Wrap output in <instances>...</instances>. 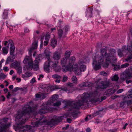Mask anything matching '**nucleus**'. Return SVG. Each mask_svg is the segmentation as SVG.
<instances>
[{
    "label": "nucleus",
    "instance_id": "obj_1",
    "mask_svg": "<svg viewBox=\"0 0 132 132\" xmlns=\"http://www.w3.org/2000/svg\"><path fill=\"white\" fill-rule=\"evenodd\" d=\"M97 96L96 92H91L89 94L84 93L81 96L80 95L78 96V101H68L65 102V105L66 106L70 107L71 110L73 111V113H74L77 110L79 109L81 106L85 105L88 100L92 103L98 101V99L97 98Z\"/></svg>",
    "mask_w": 132,
    "mask_h": 132
},
{
    "label": "nucleus",
    "instance_id": "obj_2",
    "mask_svg": "<svg viewBox=\"0 0 132 132\" xmlns=\"http://www.w3.org/2000/svg\"><path fill=\"white\" fill-rule=\"evenodd\" d=\"M34 104L33 102L30 101L24 105L23 108V111H19L16 117V121L19 122L17 126L16 127V130H19V132H24L28 130H30L31 127L30 126L26 125L22 126V124H24L26 122V118H22L25 116L27 113L31 112L32 111L31 107Z\"/></svg>",
    "mask_w": 132,
    "mask_h": 132
},
{
    "label": "nucleus",
    "instance_id": "obj_3",
    "mask_svg": "<svg viewBox=\"0 0 132 132\" xmlns=\"http://www.w3.org/2000/svg\"><path fill=\"white\" fill-rule=\"evenodd\" d=\"M75 57L73 56L70 59L67 57H63L60 60V63L62 66V70L64 72H66L68 71H72V64L75 61Z\"/></svg>",
    "mask_w": 132,
    "mask_h": 132
},
{
    "label": "nucleus",
    "instance_id": "obj_4",
    "mask_svg": "<svg viewBox=\"0 0 132 132\" xmlns=\"http://www.w3.org/2000/svg\"><path fill=\"white\" fill-rule=\"evenodd\" d=\"M31 56H26L23 62L24 64H28L26 68L28 70H31L33 68L35 71H37L39 69L38 62L36 60H35L33 62Z\"/></svg>",
    "mask_w": 132,
    "mask_h": 132
},
{
    "label": "nucleus",
    "instance_id": "obj_5",
    "mask_svg": "<svg viewBox=\"0 0 132 132\" xmlns=\"http://www.w3.org/2000/svg\"><path fill=\"white\" fill-rule=\"evenodd\" d=\"M101 55L104 56L105 58V62L103 64V67L106 68L108 67L109 64L112 63L113 60L110 54L107 53L106 48H103L101 50Z\"/></svg>",
    "mask_w": 132,
    "mask_h": 132
},
{
    "label": "nucleus",
    "instance_id": "obj_6",
    "mask_svg": "<svg viewBox=\"0 0 132 132\" xmlns=\"http://www.w3.org/2000/svg\"><path fill=\"white\" fill-rule=\"evenodd\" d=\"M132 95H128L124 96L122 99V101L120 103V107H124L127 105L132 108Z\"/></svg>",
    "mask_w": 132,
    "mask_h": 132
},
{
    "label": "nucleus",
    "instance_id": "obj_7",
    "mask_svg": "<svg viewBox=\"0 0 132 132\" xmlns=\"http://www.w3.org/2000/svg\"><path fill=\"white\" fill-rule=\"evenodd\" d=\"M58 62L55 61L53 62L51 60L47 61L45 63L44 69L45 71L47 72H50V67L54 69L56 67Z\"/></svg>",
    "mask_w": 132,
    "mask_h": 132
},
{
    "label": "nucleus",
    "instance_id": "obj_8",
    "mask_svg": "<svg viewBox=\"0 0 132 132\" xmlns=\"http://www.w3.org/2000/svg\"><path fill=\"white\" fill-rule=\"evenodd\" d=\"M64 117L63 116L58 117L54 116L53 118L48 122V124L50 125L51 127H52L53 126L57 124L61 121Z\"/></svg>",
    "mask_w": 132,
    "mask_h": 132
},
{
    "label": "nucleus",
    "instance_id": "obj_9",
    "mask_svg": "<svg viewBox=\"0 0 132 132\" xmlns=\"http://www.w3.org/2000/svg\"><path fill=\"white\" fill-rule=\"evenodd\" d=\"M110 81L106 79L104 81H102L98 84L97 88L99 89H104L106 88L109 86Z\"/></svg>",
    "mask_w": 132,
    "mask_h": 132
},
{
    "label": "nucleus",
    "instance_id": "obj_10",
    "mask_svg": "<svg viewBox=\"0 0 132 132\" xmlns=\"http://www.w3.org/2000/svg\"><path fill=\"white\" fill-rule=\"evenodd\" d=\"M40 109L39 111V113L40 114H45L47 113L49 110L47 104H43L41 106Z\"/></svg>",
    "mask_w": 132,
    "mask_h": 132
},
{
    "label": "nucleus",
    "instance_id": "obj_11",
    "mask_svg": "<svg viewBox=\"0 0 132 132\" xmlns=\"http://www.w3.org/2000/svg\"><path fill=\"white\" fill-rule=\"evenodd\" d=\"M9 45H10V53L11 55H13L15 50V47L13 46V41L12 40H9Z\"/></svg>",
    "mask_w": 132,
    "mask_h": 132
},
{
    "label": "nucleus",
    "instance_id": "obj_12",
    "mask_svg": "<svg viewBox=\"0 0 132 132\" xmlns=\"http://www.w3.org/2000/svg\"><path fill=\"white\" fill-rule=\"evenodd\" d=\"M93 85V84L89 82H85L79 85V86L81 88L84 87H91Z\"/></svg>",
    "mask_w": 132,
    "mask_h": 132
},
{
    "label": "nucleus",
    "instance_id": "obj_13",
    "mask_svg": "<svg viewBox=\"0 0 132 132\" xmlns=\"http://www.w3.org/2000/svg\"><path fill=\"white\" fill-rule=\"evenodd\" d=\"M74 67L73 68H72V70H74V72L76 75H79L81 74V72L78 69V65L77 64H76L74 65Z\"/></svg>",
    "mask_w": 132,
    "mask_h": 132
},
{
    "label": "nucleus",
    "instance_id": "obj_14",
    "mask_svg": "<svg viewBox=\"0 0 132 132\" xmlns=\"http://www.w3.org/2000/svg\"><path fill=\"white\" fill-rule=\"evenodd\" d=\"M58 35L59 38H61V37H64L66 35V33L63 32V30L61 29H59L58 31Z\"/></svg>",
    "mask_w": 132,
    "mask_h": 132
},
{
    "label": "nucleus",
    "instance_id": "obj_15",
    "mask_svg": "<svg viewBox=\"0 0 132 132\" xmlns=\"http://www.w3.org/2000/svg\"><path fill=\"white\" fill-rule=\"evenodd\" d=\"M61 57L60 53L57 51H56L53 53V58L54 60H58Z\"/></svg>",
    "mask_w": 132,
    "mask_h": 132
},
{
    "label": "nucleus",
    "instance_id": "obj_16",
    "mask_svg": "<svg viewBox=\"0 0 132 132\" xmlns=\"http://www.w3.org/2000/svg\"><path fill=\"white\" fill-rule=\"evenodd\" d=\"M116 50L115 49H110V52L109 53L110 54V55L111 56V58L112 60V62H113V59H114V61H115L117 60V59H116L115 57H112V56H113L114 54L116 53Z\"/></svg>",
    "mask_w": 132,
    "mask_h": 132
},
{
    "label": "nucleus",
    "instance_id": "obj_17",
    "mask_svg": "<svg viewBox=\"0 0 132 132\" xmlns=\"http://www.w3.org/2000/svg\"><path fill=\"white\" fill-rule=\"evenodd\" d=\"M46 93H41L40 94H36V97L40 100H43L45 98L46 96Z\"/></svg>",
    "mask_w": 132,
    "mask_h": 132
},
{
    "label": "nucleus",
    "instance_id": "obj_18",
    "mask_svg": "<svg viewBox=\"0 0 132 132\" xmlns=\"http://www.w3.org/2000/svg\"><path fill=\"white\" fill-rule=\"evenodd\" d=\"M93 65L94 66V69L97 70L100 69L101 67V65L99 64L98 63H97V62L96 61L94 60L93 63Z\"/></svg>",
    "mask_w": 132,
    "mask_h": 132
},
{
    "label": "nucleus",
    "instance_id": "obj_19",
    "mask_svg": "<svg viewBox=\"0 0 132 132\" xmlns=\"http://www.w3.org/2000/svg\"><path fill=\"white\" fill-rule=\"evenodd\" d=\"M116 92V90L114 89H110L106 90L105 92V94L108 96H110L112 94H114Z\"/></svg>",
    "mask_w": 132,
    "mask_h": 132
},
{
    "label": "nucleus",
    "instance_id": "obj_20",
    "mask_svg": "<svg viewBox=\"0 0 132 132\" xmlns=\"http://www.w3.org/2000/svg\"><path fill=\"white\" fill-rule=\"evenodd\" d=\"M104 56L103 55H101L98 58V63L100 64H103H103L105 62V61L104 62Z\"/></svg>",
    "mask_w": 132,
    "mask_h": 132
},
{
    "label": "nucleus",
    "instance_id": "obj_21",
    "mask_svg": "<svg viewBox=\"0 0 132 132\" xmlns=\"http://www.w3.org/2000/svg\"><path fill=\"white\" fill-rule=\"evenodd\" d=\"M93 10V9L92 7H90L87 10V12L86 15L88 16H89L90 17H92V12Z\"/></svg>",
    "mask_w": 132,
    "mask_h": 132
},
{
    "label": "nucleus",
    "instance_id": "obj_22",
    "mask_svg": "<svg viewBox=\"0 0 132 132\" xmlns=\"http://www.w3.org/2000/svg\"><path fill=\"white\" fill-rule=\"evenodd\" d=\"M8 119V118H4L1 121V122H0V127L2 126V124H4L6 126V127H5V129L3 130L2 131V132L3 131H5V130L6 129V128H7V126L4 123H2V122H4L5 123H6V122H7V121Z\"/></svg>",
    "mask_w": 132,
    "mask_h": 132
},
{
    "label": "nucleus",
    "instance_id": "obj_23",
    "mask_svg": "<svg viewBox=\"0 0 132 132\" xmlns=\"http://www.w3.org/2000/svg\"><path fill=\"white\" fill-rule=\"evenodd\" d=\"M57 41L55 39H52L51 41V46L53 47H54L56 45Z\"/></svg>",
    "mask_w": 132,
    "mask_h": 132
},
{
    "label": "nucleus",
    "instance_id": "obj_24",
    "mask_svg": "<svg viewBox=\"0 0 132 132\" xmlns=\"http://www.w3.org/2000/svg\"><path fill=\"white\" fill-rule=\"evenodd\" d=\"M130 71L131 72V74L132 75V68L131 69ZM126 82L128 84L129 83L132 82V77L130 76H129V78H128L126 80Z\"/></svg>",
    "mask_w": 132,
    "mask_h": 132
},
{
    "label": "nucleus",
    "instance_id": "obj_25",
    "mask_svg": "<svg viewBox=\"0 0 132 132\" xmlns=\"http://www.w3.org/2000/svg\"><path fill=\"white\" fill-rule=\"evenodd\" d=\"M129 76L127 74H123L121 76V78L122 79L126 80L128 78H129Z\"/></svg>",
    "mask_w": 132,
    "mask_h": 132
},
{
    "label": "nucleus",
    "instance_id": "obj_26",
    "mask_svg": "<svg viewBox=\"0 0 132 132\" xmlns=\"http://www.w3.org/2000/svg\"><path fill=\"white\" fill-rule=\"evenodd\" d=\"M2 17L4 19H7L8 18V12L7 10H4L3 13Z\"/></svg>",
    "mask_w": 132,
    "mask_h": 132
},
{
    "label": "nucleus",
    "instance_id": "obj_27",
    "mask_svg": "<svg viewBox=\"0 0 132 132\" xmlns=\"http://www.w3.org/2000/svg\"><path fill=\"white\" fill-rule=\"evenodd\" d=\"M73 91V88L70 86H68L67 87V92L69 93H71Z\"/></svg>",
    "mask_w": 132,
    "mask_h": 132
},
{
    "label": "nucleus",
    "instance_id": "obj_28",
    "mask_svg": "<svg viewBox=\"0 0 132 132\" xmlns=\"http://www.w3.org/2000/svg\"><path fill=\"white\" fill-rule=\"evenodd\" d=\"M119 77L118 75H114L113 77L111 78V79L112 81H117L118 80Z\"/></svg>",
    "mask_w": 132,
    "mask_h": 132
},
{
    "label": "nucleus",
    "instance_id": "obj_29",
    "mask_svg": "<svg viewBox=\"0 0 132 132\" xmlns=\"http://www.w3.org/2000/svg\"><path fill=\"white\" fill-rule=\"evenodd\" d=\"M9 48L8 46L3 47L2 48L3 53L4 54H7L8 52Z\"/></svg>",
    "mask_w": 132,
    "mask_h": 132
},
{
    "label": "nucleus",
    "instance_id": "obj_30",
    "mask_svg": "<svg viewBox=\"0 0 132 132\" xmlns=\"http://www.w3.org/2000/svg\"><path fill=\"white\" fill-rule=\"evenodd\" d=\"M38 46V41L35 40L33 43L32 47L35 49H37Z\"/></svg>",
    "mask_w": 132,
    "mask_h": 132
},
{
    "label": "nucleus",
    "instance_id": "obj_31",
    "mask_svg": "<svg viewBox=\"0 0 132 132\" xmlns=\"http://www.w3.org/2000/svg\"><path fill=\"white\" fill-rule=\"evenodd\" d=\"M13 59L10 56H9L7 58L6 61V63H8L10 62H11L13 61V60L14 59L15 57L14 55L12 57Z\"/></svg>",
    "mask_w": 132,
    "mask_h": 132
},
{
    "label": "nucleus",
    "instance_id": "obj_32",
    "mask_svg": "<svg viewBox=\"0 0 132 132\" xmlns=\"http://www.w3.org/2000/svg\"><path fill=\"white\" fill-rule=\"evenodd\" d=\"M44 54L48 60L47 61L51 60L50 59V54L49 53H48V51H47L46 50H45Z\"/></svg>",
    "mask_w": 132,
    "mask_h": 132
},
{
    "label": "nucleus",
    "instance_id": "obj_33",
    "mask_svg": "<svg viewBox=\"0 0 132 132\" xmlns=\"http://www.w3.org/2000/svg\"><path fill=\"white\" fill-rule=\"evenodd\" d=\"M71 80L73 83L76 84L77 83V79L76 76H73L71 78Z\"/></svg>",
    "mask_w": 132,
    "mask_h": 132
},
{
    "label": "nucleus",
    "instance_id": "obj_34",
    "mask_svg": "<svg viewBox=\"0 0 132 132\" xmlns=\"http://www.w3.org/2000/svg\"><path fill=\"white\" fill-rule=\"evenodd\" d=\"M31 124L34 125V127H37L38 125L40 124V121H35V122H33V121L32 120L31 122Z\"/></svg>",
    "mask_w": 132,
    "mask_h": 132
},
{
    "label": "nucleus",
    "instance_id": "obj_35",
    "mask_svg": "<svg viewBox=\"0 0 132 132\" xmlns=\"http://www.w3.org/2000/svg\"><path fill=\"white\" fill-rule=\"evenodd\" d=\"M86 66L85 65H82L80 66L79 69L81 71H84L86 69Z\"/></svg>",
    "mask_w": 132,
    "mask_h": 132
},
{
    "label": "nucleus",
    "instance_id": "obj_36",
    "mask_svg": "<svg viewBox=\"0 0 132 132\" xmlns=\"http://www.w3.org/2000/svg\"><path fill=\"white\" fill-rule=\"evenodd\" d=\"M42 55L41 54H39L36 56L35 60H36L39 62L38 61H40L42 59Z\"/></svg>",
    "mask_w": 132,
    "mask_h": 132
},
{
    "label": "nucleus",
    "instance_id": "obj_37",
    "mask_svg": "<svg viewBox=\"0 0 132 132\" xmlns=\"http://www.w3.org/2000/svg\"><path fill=\"white\" fill-rule=\"evenodd\" d=\"M13 66L14 67L17 68L20 67L19 64L17 62H15L14 63Z\"/></svg>",
    "mask_w": 132,
    "mask_h": 132
},
{
    "label": "nucleus",
    "instance_id": "obj_38",
    "mask_svg": "<svg viewBox=\"0 0 132 132\" xmlns=\"http://www.w3.org/2000/svg\"><path fill=\"white\" fill-rule=\"evenodd\" d=\"M50 37V34L48 32L45 35V40L46 41H49Z\"/></svg>",
    "mask_w": 132,
    "mask_h": 132
},
{
    "label": "nucleus",
    "instance_id": "obj_39",
    "mask_svg": "<svg viewBox=\"0 0 132 132\" xmlns=\"http://www.w3.org/2000/svg\"><path fill=\"white\" fill-rule=\"evenodd\" d=\"M71 54L70 52L69 51H66L65 53V57H67L68 59H69V57Z\"/></svg>",
    "mask_w": 132,
    "mask_h": 132
},
{
    "label": "nucleus",
    "instance_id": "obj_40",
    "mask_svg": "<svg viewBox=\"0 0 132 132\" xmlns=\"http://www.w3.org/2000/svg\"><path fill=\"white\" fill-rule=\"evenodd\" d=\"M52 77L54 79H60L61 78V77L57 74L53 75H52Z\"/></svg>",
    "mask_w": 132,
    "mask_h": 132
},
{
    "label": "nucleus",
    "instance_id": "obj_41",
    "mask_svg": "<svg viewBox=\"0 0 132 132\" xmlns=\"http://www.w3.org/2000/svg\"><path fill=\"white\" fill-rule=\"evenodd\" d=\"M6 126L4 124H2V126L0 127V132H2V131L4 130Z\"/></svg>",
    "mask_w": 132,
    "mask_h": 132
},
{
    "label": "nucleus",
    "instance_id": "obj_42",
    "mask_svg": "<svg viewBox=\"0 0 132 132\" xmlns=\"http://www.w3.org/2000/svg\"><path fill=\"white\" fill-rule=\"evenodd\" d=\"M59 86H52L51 87V90H53L57 89H60Z\"/></svg>",
    "mask_w": 132,
    "mask_h": 132
},
{
    "label": "nucleus",
    "instance_id": "obj_43",
    "mask_svg": "<svg viewBox=\"0 0 132 132\" xmlns=\"http://www.w3.org/2000/svg\"><path fill=\"white\" fill-rule=\"evenodd\" d=\"M58 97V95L56 94L52 96L51 99L52 101L55 100L57 99Z\"/></svg>",
    "mask_w": 132,
    "mask_h": 132
},
{
    "label": "nucleus",
    "instance_id": "obj_44",
    "mask_svg": "<svg viewBox=\"0 0 132 132\" xmlns=\"http://www.w3.org/2000/svg\"><path fill=\"white\" fill-rule=\"evenodd\" d=\"M122 50L120 49L119 50H118V54L120 57H122L123 56V54L122 53Z\"/></svg>",
    "mask_w": 132,
    "mask_h": 132
},
{
    "label": "nucleus",
    "instance_id": "obj_45",
    "mask_svg": "<svg viewBox=\"0 0 132 132\" xmlns=\"http://www.w3.org/2000/svg\"><path fill=\"white\" fill-rule=\"evenodd\" d=\"M16 69L18 73L19 74H21L22 73V68L20 66Z\"/></svg>",
    "mask_w": 132,
    "mask_h": 132
},
{
    "label": "nucleus",
    "instance_id": "obj_46",
    "mask_svg": "<svg viewBox=\"0 0 132 132\" xmlns=\"http://www.w3.org/2000/svg\"><path fill=\"white\" fill-rule=\"evenodd\" d=\"M61 104V102L60 101L57 102H56L53 104V105L54 106H60Z\"/></svg>",
    "mask_w": 132,
    "mask_h": 132
},
{
    "label": "nucleus",
    "instance_id": "obj_47",
    "mask_svg": "<svg viewBox=\"0 0 132 132\" xmlns=\"http://www.w3.org/2000/svg\"><path fill=\"white\" fill-rule=\"evenodd\" d=\"M48 86L47 85H42V86L41 87L44 90L46 91L47 90Z\"/></svg>",
    "mask_w": 132,
    "mask_h": 132
},
{
    "label": "nucleus",
    "instance_id": "obj_48",
    "mask_svg": "<svg viewBox=\"0 0 132 132\" xmlns=\"http://www.w3.org/2000/svg\"><path fill=\"white\" fill-rule=\"evenodd\" d=\"M132 59V54L130 55H129L128 57L125 59V60L128 61H130L131 59Z\"/></svg>",
    "mask_w": 132,
    "mask_h": 132
},
{
    "label": "nucleus",
    "instance_id": "obj_49",
    "mask_svg": "<svg viewBox=\"0 0 132 132\" xmlns=\"http://www.w3.org/2000/svg\"><path fill=\"white\" fill-rule=\"evenodd\" d=\"M34 49H35L32 48V47L30 48L29 51V55H31L32 52L33 51Z\"/></svg>",
    "mask_w": 132,
    "mask_h": 132
},
{
    "label": "nucleus",
    "instance_id": "obj_50",
    "mask_svg": "<svg viewBox=\"0 0 132 132\" xmlns=\"http://www.w3.org/2000/svg\"><path fill=\"white\" fill-rule=\"evenodd\" d=\"M129 65V64L127 63H126L121 65V68H126Z\"/></svg>",
    "mask_w": 132,
    "mask_h": 132
},
{
    "label": "nucleus",
    "instance_id": "obj_51",
    "mask_svg": "<svg viewBox=\"0 0 132 132\" xmlns=\"http://www.w3.org/2000/svg\"><path fill=\"white\" fill-rule=\"evenodd\" d=\"M68 79V77L64 75L63 76L62 81L63 82H65Z\"/></svg>",
    "mask_w": 132,
    "mask_h": 132
},
{
    "label": "nucleus",
    "instance_id": "obj_52",
    "mask_svg": "<svg viewBox=\"0 0 132 132\" xmlns=\"http://www.w3.org/2000/svg\"><path fill=\"white\" fill-rule=\"evenodd\" d=\"M69 28V27L68 25L65 26L64 28V29L65 30V32L67 33V32L68 30V29Z\"/></svg>",
    "mask_w": 132,
    "mask_h": 132
},
{
    "label": "nucleus",
    "instance_id": "obj_53",
    "mask_svg": "<svg viewBox=\"0 0 132 132\" xmlns=\"http://www.w3.org/2000/svg\"><path fill=\"white\" fill-rule=\"evenodd\" d=\"M127 49L128 51L129 52H131L132 51V46L128 45Z\"/></svg>",
    "mask_w": 132,
    "mask_h": 132
},
{
    "label": "nucleus",
    "instance_id": "obj_54",
    "mask_svg": "<svg viewBox=\"0 0 132 132\" xmlns=\"http://www.w3.org/2000/svg\"><path fill=\"white\" fill-rule=\"evenodd\" d=\"M100 74L101 75H103L105 76H106L107 75V73L105 72L104 71L101 72L100 73Z\"/></svg>",
    "mask_w": 132,
    "mask_h": 132
},
{
    "label": "nucleus",
    "instance_id": "obj_55",
    "mask_svg": "<svg viewBox=\"0 0 132 132\" xmlns=\"http://www.w3.org/2000/svg\"><path fill=\"white\" fill-rule=\"evenodd\" d=\"M26 77H29L31 75V73L30 72H27L26 74Z\"/></svg>",
    "mask_w": 132,
    "mask_h": 132
},
{
    "label": "nucleus",
    "instance_id": "obj_56",
    "mask_svg": "<svg viewBox=\"0 0 132 132\" xmlns=\"http://www.w3.org/2000/svg\"><path fill=\"white\" fill-rule=\"evenodd\" d=\"M123 91V89H120L117 91V94H119L122 92Z\"/></svg>",
    "mask_w": 132,
    "mask_h": 132
},
{
    "label": "nucleus",
    "instance_id": "obj_57",
    "mask_svg": "<svg viewBox=\"0 0 132 132\" xmlns=\"http://www.w3.org/2000/svg\"><path fill=\"white\" fill-rule=\"evenodd\" d=\"M36 81L35 79V78H33L31 80L30 83L32 84H34L35 82H36Z\"/></svg>",
    "mask_w": 132,
    "mask_h": 132
},
{
    "label": "nucleus",
    "instance_id": "obj_58",
    "mask_svg": "<svg viewBox=\"0 0 132 132\" xmlns=\"http://www.w3.org/2000/svg\"><path fill=\"white\" fill-rule=\"evenodd\" d=\"M5 98L4 97V96H1V100H2L3 101H5Z\"/></svg>",
    "mask_w": 132,
    "mask_h": 132
},
{
    "label": "nucleus",
    "instance_id": "obj_59",
    "mask_svg": "<svg viewBox=\"0 0 132 132\" xmlns=\"http://www.w3.org/2000/svg\"><path fill=\"white\" fill-rule=\"evenodd\" d=\"M3 69L5 71H7L9 70V68L7 67H4Z\"/></svg>",
    "mask_w": 132,
    "mask_h": 132
},
{
    "label": "nucleus",
    "instance_id": "obj_60",
    "mask_svg": "<svg viewBox=\"0 0 132 132\" xmlns=\"http://www.w3.org/2000/svg\"><path fill=\"white\" fill-rule=\"evenodd\" d=\"M44 75H40L39 76V77L38 78V80H41V78H43L44 77Z\"/></svg>",
    "mask_w": 132,
    "mask_h": 132
},
{
    "label": "nucleus",
    "instance_id": "obj_61",
    "mask_svg": "<svg viewBox=\"0 0 132 132\" xmlns=\"http://www.w3.org/2000/svg\"><path fill=\"white\" fill-rule=\"evenodd\" d=\"M106 98V96L102 97L101 98V101H102L104 100Z\"/></svg>",
    "mask_w": 132,
    "mask_h": 132
},
{
    "label": "nucleus",
    "instance_id": "obj_62",
    "mask_svg": "<svg viewBox=\"0 0 132 132\" xmlns=\"http://www.w3.org/2000/svg\"><path fill=\"white\" fill-rule=\"evenodd\" d=\"M67 121L68 123H71L72 121V119L70 118H67Z\"/></svg>",
    "mask_w": 132,
    "mask_h": 132
},
{
    "label": "nucleus",
    "instance_id": "obj_63",
    "mask_svg": "<svg viewBox=\"0 0 132 132\" xmlns=\"http://www.w3.org/2000/svg\"><path fill=\"white\" fill-rule=\"evenodd\" d=\"M119 65H116V66H115L114 67V69L117 70L119 69Z\"/></svg>",
    "mask_w": 132,
    "mask_h": 132
},
{
    "label": "nucleus",
    "instance_id": "obj_64",
    "mask_svg": "<svg viewBox=\"0 0 132 132\" xmlns=\"http://www.w3.org/2000/svg\"><path fill=\"white\" fill-rule=\"evenodd\" d=\"M19 89V88L18 87H16L14 88L13 90L14 92H16Z\"/></svg>",
    "mask_w": 132,
    "mask_h": 132
}]
</instances>
